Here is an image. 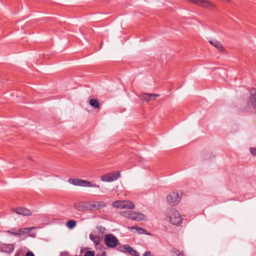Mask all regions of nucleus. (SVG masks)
Wrapping results in <instances>:
<instances>
[{"label": "nucleus", "instance_id": "f257e3e1", "mask_svg": "<svg viewBox=\"0 0 256 256\" xmlns=\"http://www.w3.org/2000/svg\"><path fill=\"white\" fill-rule=\"evenodd\" d=\"M166 220L172 224L178 226L182 222V218L180 214L174 208H168L166 210Z\"/></svg>", "mask_w": 256, "mask_h": 256}, {"label": "nucleus", "instance_id": "9d476101", "mask_svg": "<svg viewBox=\"0 0 256 256\" xmlns=\"http://www.w3.org/2000/svg\"><path fill=\"white\" fill-rule=\"evenodd\" d=\"M249 102L252 106L253 108L256 112V90L252 89L250 90V96L249 98Z\"/></svg>", "mask_w": 256, "mask_h": 256}, {"label": "nucleus", "instance_id": "20e7f679", "mask_svg": "<svg viewBox=\"0 0 256 256\" xmlns=\"http://www.w3.org/2000/svg\"><path fill=\"white\" fill-rule=\"evenodd\" d=\"M104 243L108 248H114L120 244L117 238L112 234H107L104 236Z\"/></svg>", "mask_w": 256, "mask_h": 256}, {"label": "nucleus", "instance_id": "2eb2a0df", "mask_svg": "<svg viewBox=\"0 0 256 256\" xmlns=\"http://www.w3.org/2000/svg\"><path fill=\"white\" fill-rule=\"evenodd\" d=\"M146 216L143 214L136 212L132 220L140 222L146 220Z\"/></svg>", "mask_w": 256, "mask_h": 256}, {"label": "nucleus", "instance_id": "c85d7f7f", "mask_svg": "<svg viewBox=\"0 0 256 256\" xmlns=\"http://www.w3.org/2000/svg\"><path fill=\"white\" fill-rule=\"evenodd\" d=\"M26 256H35L34 254L32 252H26Z\"/></svg>", "mask_w": 256, "mask_h": 256}, {"label": "nucleus", "instance_id": "1a4fd4ad", "mask_svg": "<svg viewBox=\"0 0 256 256\" xmlns=\"http://www.w3.org/2000/svg\"><path fill=\"white\" fill-rule=\"evenodd\" d=\"M2 252H4L6 254H11L13 252L14 246V244H3L0 246Z\"/></svg>", "mask_w": 256, "mask_h": 256}, {"label": "nucleus", "instance_id": "4468645a", "mask_svg": "<svg viewBox=\"0 0 256 256\" xmlns=\"http://www.w3.org/2000/svg\"><path fill=\"white\" fill-rule=\"evenodd\" d=\"M135 211L124 210L120 212L122 216L132 220L135 214Z\"/></svg>", "mask_w": 256, "mask_h": 256}, {"label": "nucleus", "instance_id": "bb28decb", "mask_svg": "<svg viewBox=\"0 0 256 256\" xmlns=\"http://www.w3.org/2000/svg\"><path fill=\"white\" fill-rule=\"evenodd\" d=\"M84 256H94V252L93 251H87Z\"/></svg>", "mask_w": 256, "mask_h": 256}, {"label": "nucleus", "instance_id": "aec40b11", "mask_svg": "<svg viewBox=\"0 0 256 256\" xmlns=\"http://www.w3.org/2000/svg\"><path fill=\"white\" fill-rule=\"evenodd\" d=\"M112 206L115 208L124 209L123 200H116L112 202Z\"/></svg>", "mask_w": 256, "mask_h": 256}, {"label": "nucleus", "instance_id": "a878e982", "mask_svg": "<svg viewBox=\"0 0 256 256\" xmlns=\"http://www.w3.org/2000/svg\"><path fill=\"white\" fill-rule=\"evenodd\" d=\"M149 94H144L142 96V98L145 101L148 102L150 101V98H149Z\"/></svg>", "mask_w": 256, "mask_h": 256}, {"label": "nucleus", "instance_id": "b1692460", "mask_svg": "<svg viewBox=\"0 0 256 256\" xmlns=\"http://www.w3.org/2000/svg\"><path fill=\"white\" fill-rule=\"evenodd\" d=\"M96 229L98 230V232L100 234H103L105 233L106 229L104 227L102 226H98L96 227Z\"/></svg>", "mask_w": 256, "mask_h": 256}, {"label": "nucleus", "instance_id": "a211bd4d", "mask_svg": "<svg viewBox=\"0 0 256 256\" xmlns=\"http://www.w3.org/2000/svg\"><path fill=\"white\" fill-rule=\"evenodd\" d=\"M128 229H130V230H136V231L138 232V233L139 234H150L147 232L146 230L145 229H144V228H138V227L136 226H132L128 227Z\"/></svg>", "mask_w": 256, "mask_h": 256}, {"label": "nucleus", "instance_id": "ddd939ff", "mask_svg": "<svg viewBox=\"0 0 256 256\" xmlns=\"http://www.w3.org/2000/svg\"><path fill=\"white\" fill-rule=\"evenodd\" d=\"M34 227H31L28 228H20L16 230L17 236H22L24 234L30 233L32 230L34 229Z\"/></svg>", "mask_w": 256, "mask_h": 256}, {"label": "nucleus", "instance_id": "0eeeda50", "mask_svg": "<svg viewBox=\"0 0 256 256\" xmlns=\"http://www.w3.org/2000/svg\"><path fill=\"white\" fill-rule=\"evenodd\" d=\"M193 4H196L198 6H203L207 8H213L214 6L210 1L206 0H192Z\"/></svg>", "mask_w": 256, "mask_h": 256}, {"label": "nucleus", "instance_id": "c756f323", "mask_svg": "<svg viewBox=\"0 0 256 256\" xmlns=\"http://www.w3.org/2000/svg\"><path fill=\"white\" fill-rule=\"evenodd\" d=\"M143 256H151V252L150 251H146Z\"/></svg>", "mask_w": 256, "mask_h": 256}, {"label": "nucleus", "instance_id": "dca6fc26", "mask_svg": "<svg viewBox=\"0 0 256 256\" xmlns=\"http://www.w3.org/2000/svg\"><path fill=\"white\" fill-rule=\"evenodd\" d=\"M209 42L216 48L219 51L222 52L223 50V46L220 42L214 40H209Z\"/></svg>", "mask_w": 256, "mask_h": 256}, {"label": "nucleus", "instance_id": "2f4dec72", "mask_svg": "<svg viewBox=\"0 0 256 256\" xmlns=\"http://www.w3.org/2000/svg\"><path fill=\"white\" fill-rule=\"evenodd\" d=\"M103 255L106 256V253H104V254H102V256H103Z\"/></svg>", "mask_w": 256, "mask_h": 256}, {"label": "nucleus", "instance_id": "4be33fe9", "mask_svg": "<svg viewBox=\"0 0 256 256\" xmlns=\"http://www.w3.org/2000/svg\"><path fill=\"white\" fill-rule=\"evenodd\" d=\"M170 252L172 256H184L182 253L176 248H172Z\"/></svg>", "mask_w": 256, "mask_h": 256}, {"label": "nucleus", "instance_id": "f8f14e48", "mask_svg": "<svg viewBox=\"0 0 256 256\" xmlns=\"http://www.w3.org/2000/svg\"><path fill=\"white\" fill-rule=\"evenodd\" d=\"M122 247L124 252L130 254L131 255L134 256H140L138 252L130 246L125 244Z\"/></svg>", "mask_w": 256, "mask_h": 256}, {"label": "nucleus", "instance_id": "f3484780", "mask_svg": "<svg viewBox=\"0 0 256 256\" xmlns=\"http://www.w3.org/2000/svg\"><path fill=\"white\" fill-rule=\"evenodd\" d=\"M90 238L94 242L96 248H100L101 244L100 242L99 238L96 236L92 234H90Z\"/></svg>", "mask_w": 256, "mask_h": 256}, {"label": "nucleus", "instance_id": "39448f33", "mask_svg": "<svg viewBox=\"0 0 256 256\" xmlns=\"http://www.w3.org/2000/svg\"><path fill=\"white\" fill-rule=\"evenodd\" d=\"M120 177V172H110L100 176L102 181L106 182H111L116 180Z\"/></svg>", "mask_w": 256, "mask_h": 256}, {"label": "nucleus", "instance_id": "423d86ee", "mask_svg": "<svg viewBox=\"0 0 256 256\" xmlns=\"http://www.w3.org/2000/svg\"><path fill=\"white\" fill-rule=\"evenodd\" d=\"M74 208L79 212H84L86 210H91L90 202H75L74 204Z\"/></svg>", "mask_w": 256, "mask_h": 256}, {"label": "nucleus", "instance_id": "393cba45", "mask_svg": "<svg viewBox=\"0 0 256 256\" xmlns=\"http://www.w3.org/2000/svg\"><path fill=\"white\" fill-rule=\"evenodd\" d=\"M6 232L17 236L16 229V228H12L10 230H8L6 231Z\"/></svg>", "mask_w": 256, "mask_h": 256}, {"label": "nucleus", "instance_id": "6e6552de", "mask_svg": "<svg viewBox=\"0 0 256 256\" xmlns=\"http://www.w3.org/2000/svg\"><path fill=\"white\" fill-rule=\"evenodd\" d=\"M12 211L18 214L24 216H29L32 214V212L28 208H23L21 207L14 208Z\"/></svg>", "mask_w": 256, "mask_h": 256}, {"label": "nucleus", "instance_id": "9b49d317", "mask_svg": "<svg viewBox=\"0 0 256 256\" xmlns=\"http://www.w3.org/2000/svg\"><path fill=\"white\" fill-rule=\"evenodd\" d=\"M106 206V204L104 202L100 201V202H90V208L91 210L94 209L99 210L100 208H103Z\"/></svg>", "mask_w": 256, "mask_h": 256}, {"label": "nucleus", "instance_id": "7c9ffc66", "mask_svg": "<svg viewBox=\"0 0 256 256\" xmlns=\"http://www.w3.org/2000/svg\"><path fill=\"white\" fill-rule=\"evenodd\" d=\"M250 152L252 154L256 155V148H251Z\"/></svg>", "mask_w": 256, "mask_h": 256}, {"label": "nucleus", "instance_id": "f03ea898", "mask_svg": "<svg viewBox=\"0 0 256 256\" xmlns=\"http://www.w3.org/2000/svg\"><path fill=\"white\" fill-rule=\"evenodd\" d=\"M182 193L178 192H172L166 196L167 202L172 206L177 205L180 202L182 198Z\"/></svg>", "mask_w": 256, "mask_h": 256}, {"label": "nucleus", "instance_id": "412c9836", "mask_svg": "<svg viewBox=\"0 0 256 256\" xmlns=\"http://www.w3.org/2000/svg\"><path fill=\"white\" fill-rule=\"evenodd\" d=\"M90 104L95 108H100V103L98 101L94 98H92L89 102Z\"/></svg>", "mask_w": 256, "mask_h": 256}, {"label": "nucleus", "instance_id": "cd10ccee", "mask_svg": "<svg viewBox=\"0 0 256 256\" xmlns=\"http://www.w3.org/2000/svg\"><path fill=\"white\" fill-rule=\"evenodd\" d=\"M159 94H149L150 100H154L156 98L158 97Z\"/></svg>", "mask_w": 256, "mask_h": 256}, {"label": "nucleus", "instance_id": "6ab92c4d", "mask_svg": "<svg viewBox=\"0 0 256 256\" xmlns=\"http://www.w3.org/2000/svg\"><path fill=\"white\" fill-rule=\"evenodd\" d=\"M124 208L134 209L135 206L134 204L130 200H123Z\"/></svg>", "mask_w": 256, "mask_h": 256}, {"label": "nucleus", "instance_id": "7ed1b4c3", "mask_svg": "<svg viewBox=\"0 0 256 256\" xmlns=\"http://www.w3.org/2000/svg\"><path fill=\"white\" fill-rule=\"evenodd\" d=\"M70 184L84 187H92L100 188V186L95 184H92L91 182L81 179H72L68 180Z\"/></svg>", "mask_w": 256, "mask_h": 256}, {"label": "nucleus", "instance_id": "5701e85b", "mask_svg": "<svg viewBox=\"0 0 256 256\" xmlns=\"http://www.w3.org/2000/svg\"><path fill=\"white\" fill-rule=\"evenodd\" d=\"M76 224V222L74 220H69L66 222V226L70 229L73 228Z\"/></svg>", "mask_w": 256, "mask_h": 256}]
</instances>
